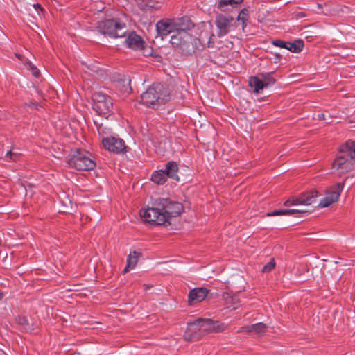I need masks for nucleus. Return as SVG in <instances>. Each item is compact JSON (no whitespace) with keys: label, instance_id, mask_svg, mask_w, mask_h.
<instances>
[{"label":"nucleus","instance_id":"nucleus-1","mask_svg":"<svg viewBox=\"0 0 355 355\" xmlns=\"http://www.w3.org/2000/svg\"><path fill=\"white\" fill-rule=\"evenodd\" d=\"M184 210L182 203L168 198H159L153 202L151 207L142 209L139 214L144 222L153 225H170V218L181 214Z\"/></svg>","mask_w":355,"mask_h":355},{"label":"nucleus","instance_id":"nucleus-2","mask_svg":"<svg viewBox=\"0 0 355 355\" xmlns=\"http://www.w3.org/2000/svg\"><path fill=\"white\" fill-rule=\"evenodd\" d=\"M171 92L166 85L156 83L152 84L141 95V102L153 108L164 105L170 100Z\"/></svg>","mask_w":355,"mask_h":355},{"label":"nucleus","instance_id":"nucleus-3","mask_svg":"<svg viewBox=\"0 0 355 355\" xmlns=\"http://www.w3.org/2000/svg\"><path fill=\"white\" fill-rule=\"evenodd\" d=\"M67 164L70 168L78 171H90L96 167V162L91 154L85 150L76 148L72 156L68 159Z\"/></svg>","mask_w":355,"mask_h":355},{"label":"nucleus","instance_id":"nucleus-4","mask_svg":"<svg viewBox=\"0 0 355 355\" xmlns=\"http://www.w3.org/2000/svg\"><path fill=\"white\" fill-rule=\"evenodd\" d=\"M98 31L110 37H122L125 34V25L117 19H106L98 23Z\"/></svg>","mask_w":355,"mask_h":355},{"label":"nucleus","instance_id":"nucleus-5","mask_svg":"<svg viewBox=\"0 0 355 355\" xmlns=\"http://www.w3.org/2000/svg\"><path fill=\"white\" fill-rule=\"evenodd\" d=\"M92 107L99 115L109 114L112 110L113 103L110 96L98 92L92 95Z\"/></svg>","mask_w":355,"mask_h":355},{"label":"nucleus","instance_id":"nucleus-6","mask_svg":"<svg viewBox=\"0 0 355 355\" xmlns=\"http://www.w3.org/2000/svg\"><path fill=\"white\" fill-rule=\"evenodd\" d=\"M318 196V191L315 189L300 193L298 196L288 199L284 203L285 206L291 205H310L316 202V198Z\"/></svg>","mask_w":355,"mask_h":355},{"label":"nucleus","instance_id":"nucleus-7","mask_svg":"<svg viewBox=\"0 0 355 355\" xmlns=\"http://www.w3.org/2000/svg\"><path fill=\"white\" fill-rule=\"evenodd\" d=\"M202 327L201 318H198L192 322H188L184 334V339L189 342L199 340L205 336Z\"/></svg>","mask_w":355,"mask_h":355},{"label":"nucleus","instance_id":"nucleus-8","mask_svg":"<svg viewBox=\"0 0 355 355\" xmlns=\"http://www.w3.org/2000/svg\"><path fill=\"white\" fill-rule=\"evenodd\" d=\"M333 168L340 174H345L355 169V160L352 157H347L344 153L340 155L333 162Z\"/></svg>","mask_w":355,"mask_h":355},{"label":"nucleus","instance_id":"nucleus-9","mask_svg":"<svg viewBox=\"0 0 355 355\" xmlns=\"http://www.w3.org/2000/svg\"><path fill=\"white\" fill-rule=\"evenodd\" d=\"M102 144L105 149L115 154L126 153L127 146L121 138L107 137L102 139Z\"/></svg>","mask_w":355,"mask_h":355},{"label":"nucleus","instance_id":"nucleus-10","mask_svg":"<svg viewBox=\"0 0 355 355\" xmlns=\"http://www.w3.org/2000/svg\"><path fill=\"white\" fill-rule=\"evenodd\" d=\"M233 17L225 16L223 14H218L216 17L215 24L218 30L217 34L219 37L226 35L230 31Z\"/></svg>","mask_w":355,"mask_h":355},{"label":"nucleus","instance_id":"nucleus-11","mask_svg":"<svg viewBox=\"0 0 355 355\" xmlns=\"http://www.w3.org/2000/svg\"><path fill=\"white\" fill-rule=\"evenodd\" d=\"M202 331L205 335L212 333L223 332L227 329V325L218 320L209 318H201Z\"/></svg>","mask_w":355,"mask_h":355},{"label":"nucleus","instance_id":"nucleus-12","mask_svg":"<svg viewBox=\"0 0 355 355\" xmlns=\"http://www.w3.org/2000/svg\"><path fill=\"white\" fill-rule=\"evenodd\" d=\"M343 183H338L333 187L326 194V196L320 202L318 207H327L339 198L343 188Z\"/></svg>","mask_w":355,"mask_h":355},{"label":"nucleus","instance_id":"nucleus-13","mask_svg":"<svg viewBox=\"0 0 355 355\" xmlns=\"http://www.w3.org/2000/svg\"><path fill=\"white\" fill-rule=\"evenodd\" d=\"M157 34L163 38L173 32H175L174 21L170 19H162L157 22Z\"/></svg>","mask_w":355,"mask_h":355},{"label":"nucleus","instance_id":"nucleus-14","mask_svg":"<svg viewBox=\"0 0 355 355\" xmlns=\"http://www.w3.org/2000/svg\"><path fill=\"white\" fill-rule=\"evenodd\" d=\"M192 39L191 35L188 32L179 31L171 37V44L175 47L183 48L191 42Z\"/></svg>","mask_w":355,"mask_h":355},{"label":"nucleus","instance_id":"nucleus-15","mask_svg":"<svg viewBox=\"0 0 355 355\" xmlns=\"http://www.w3.org/2000/svg\"><path fill=\"white\" fill-rule=\"evenodd\" d=\"M209 291L205 288H196L192 289L189 293V304L193 305L194 304L203 301L207 297Z\"/></svg>","mask_w":355,"mask_h":355},{"label":"nucleus","instance_id":"nucleus-16","mask_svg":"<svg viewBox=\"0 0 355 355\" xmlns=\"http://www.w3.org/2000/svg\"><path fill=\"white\" fill-rule=\"evenodd\" d=\"M128 47L134 50H141L144 48L145 42L135 32H131L125 41Z\"/></svg>","mask_w":355,"mask_h":355},{"label":"nucleus","instance_id":"nucleus-17","mask_svg":"<svg viewBox=\"0 0 355 355\" xmlns=\"http://www.w3.org/2000/svg\"><path fill=\"white\" fill-rule=\"evenodd\" d=\"M175 32H188L194 27V24L187 16H184L174 21Z\"/></svg>","mask_w":355,"mask_h":355},{"label":"nucleus","instance_id":"nucleus-18","mask_svg":"<svg viewBox=\"0 0 355 355\" xmlns=\"http://www.w3.org/2000/svg\"><path fill=\"white\" fill-rule=\"evenodd\" d=\"M223 300L226 309L235 310L241 306V301L238 296L230 293L225 292L223 294Z\"/></svg>","mask_w":355,"mask_h":355},{"label":"nucleus","instance_id":"nucleus-19","mask_svg":"<svg viewBox=\"0 0 355 355\" xmlns=\"http://www.w3.org/2000/svg\"><path fill=\"white\" fill-rule=\"evenodd\" d=\"M267 329V326L265 323L258 322L252 325H248L245 327H243L239 332H254L257 334H261L266 332Z\"/></svg>","mask_w":355,"mask_h":355},{"label":"nucleus","instance_id":"nucleus-20","mask_svg":"<svg viewBox=\"0 0 355 355\" xmlns=\"http://www.w3.org/2000/svg\"><path fill=\"white\" fill-rule=\"evenodd\" d=\"M164 171L167 177L176 181L179 180V176L178 175V166L175 162L171 161L168 162L166 165V169Z\"/></svg>","mask_w":355,"mask_h":355},{"label":"nucleus","instance_id":"nucleus-21","mask_svg":"<svg viewBox=\"0 0 355 355\" xmlns=\"http://www.w3.org/2000/svg\"><path fill=\"white\" fill-rule=\"evenodd\" d=\"M340 153H344L346 156L355 160V141H347L341 146Z\"/></svg>","mask_w":355,"mask_h":355},{"label":"nucleus","instance_id":"nucleus-22","mask_svg":"<svg viewBox=\"0 0 355 355\" xmlns=\"http://www.w3.org/2000/svg\"><path fill=\"white\" fill-rule=\"evenodd\" d=\"M248 82L249 86L253 89V92L255 94H259L264 87L263 82L257 76L250 77Z\"/></svg>","mask_w":355,"mask_h":355},{"label":"nucleus","instance_id":"nucleus-23","mask_svg":"<svg viewBox=\"0 0 355 355\" xmlns=\"http://www.w3.org/2000/svg\"><path fill=\"white\" fill-rule=\"evenodd\" d=\"M141 255L140 253L133 251L130 252L127 259V264L123 270V272H128L130 269H132L137 263L138 259Z\"/></svg>","mask_w":355,"mask_h":355},{"label":"nucleus","instance_id":"nucleus-24","mask_svg":"<svg viewBox=\"0 0 355 355\" xmlns=\"http://www.w3.org/2000/svg\"><path fill=\"white\" fill-rule=\"evenodd\" d=\"M166 177L164 171H157L153 173L151 180L157 184H163L166 181Z\"/></svg>","mask_w":355,"mask_h":355},{"label":"nucleus","instance_id":"nucleus-25","mask_svg":"<svg viewBox=\"0 0 355 355\" xmlns=\"http://www.w3.org/2000/svg\"><path fill=\"white\" fill-rule=\"evenodd\" d=\"M243 0H219L217 8L220 9L221 11L225 12V7L227 6H231L232 7H235L236 6L241 3Z\"/></svg>","mask_w":355,"mask_h":355},{"label":"nucleus","instance_id":"nucleus-26","mask_svg":"<svg viewBox=\"0 0 355 355\" xmlns=\"http://www.w3.org/2000/svg\"><path fill=\"white\" fill-rule=\"evenodd\" d=\"M130 82V79L124 78L118 82L117 87L123 94H130L132 92Z\"/></svg>","mask_w":355,"mask_h":355},{"label":"nucleus","instance_id":"nucleus-27","mask_svg":"<svg viewBox=\"0 0 355 355\" xmlns=\"http://www.w3.org/2000/svg\"><path fill=\"white\" fill-rule=\"evenodd\" d=\"M303 47V41L296 40L294 42H288L286 49L293 53H300L302 51Z\"/></svg>","mask_w":355,"mask_h":355},{"label":"nucleus","instance_id":"nucleus-28","mask_svg":"<svg viewBox=\"0 0 355 355\" xmlns=\"http://www.w3.org/2000/svg\"><path fill=\"white\" fill-rule=\"evenodd\" d=\"M135 2L142 10H148L155 6L153 0H135Z\"/></svg>","mask_w":355,"mask_h":355},{"label":"nucleus","instance_id":"nucleus-29","mask_svg":"<svg viewBox=\"0 0 355 355\" xmlns=\"http://www.w3.org/2000/svg\"><path fill=\"white\" fill-rule=\"evenodd\" d=\"M259 76L263 82L264 87L271 86L275 83V79L272 76L271 73H261Z\"/></svg>","mask_w":355,"mask_h":355},{"label":"nucleus","instance_id":"nucleus-30","mask_svg":"<svg viewBox=\"0 0 355 355\" xmlns=\"http://www.w3.org/2000/svg\"><path fill=\"white\" fill-rule=\"evenodd\" d=\"M17 323L20 324L25 331H31L33 330L31 328L28 318L25 316H19L17 319Z\"/></svg>","mask_w":355,"mask_h":355},{"label":"nucleus","instance_id":"nucleus-31","mask_svg":"<svg viewBox=\"0 0 355 355\" xmlns=\"http://www.w3.org/2000/svg\"><path fill=\"white\" fill-rule=\"evenodd\" d=\"M312 210L306 209H285L286 215H296L299 214H310Z\"/></svg>","mask_w":355,"mask_h":355},{"label":"nucleus","instance_id":"nucleus-32","mask_svg":"<svg viewBox=\"0 0 355 355\" xmlns=\"http://www.w3.org/2000/svg\"><path fill=\"white\" fill-rule=\"evenodd\" d=\"M95 124L96 125L99 135H108L111 132V128L105 125L103 123L98 124L96 122H95Z\"/></svg>","mask_w":355,"mask_h":355},{"label":"nucleus","instance_id":"nucleus-33","mask_svg":"<svg viewBox=\"0 0 355 355\" xmlns=\"http://www.w3.org/2000/svg\"><path fill=\"white\" fill-rule=\"evenodd\" d=\"M248 16H249L248 10L246 8H243L240 11V12L237 17V20L241 21H248Z\"/></svg>","mask_w":355,"mask_h":355},{"label":"nucleus","instance_id":"nucleus-34","mask_svg":"<svg viewBox=\"0 0 355 355\" xmlns=\"http://www.w3.org/2000/svg\"><path fill=\"white\" fill-rule=\"evenodd\" d=\"M275 262L274 259H272L266 265L263 267L262 272H270L272 270L275 268Z\"/></svg>","mask_w":355,"mask_h":355},{"label":"nucleus","instance_id":"nucleus-35","mask_svg":"<svg viewBox=\"0 0 355 355\" xmlns=\"http://www.w3.org/2000/svg\"><path fill=\"white\" fill-rule=\"evenodd\" d=\"M272 44L275 46L284 48V49H286L288 42L280 40H275L272 41Z\"/></svg>","mask_w":355,"mask_h":355},{"label":"nucleus","instance_id":"nucleus-36","mask_svg":"<svg viewBox=\"0 0 355 355\" xmlns=\"http://www.w3.org/2000/svg\"><path fill=\"white\" fill-rule=\"evenodd\" d=\"M281 215H286L285 209L274 210L272 212L267 214L268 216H281Z\"/></svg>","mask_w":355,"mask_h":355},{"label":"nucleus","instance_id":"nucleus-37","mask_svg":"<svg viewBox=\"0 0 355 355\" xmlns=\"http://www.w3.org/2000/svg\"><path fill=\"white\" fill-rule=\"evenodd\" d=\"M6 157H10L13 161H17V155L16 153H14L12 150L8 151L6 155Z\"/></svg>","mask_w":355,"mask_h":355},{"label":"nucleus","instance_id":"nucleus-38","mask_svg":"<svg viewBox=\"0 0 355 355\" xmlns=\"http://www.w3.org/2000/svg\"><path fill=\"white\" fill-rule=\"evenodd\" d=\"M214 37V35L211 34L208 41L207 45L209 48H213L214 45V42L213 41V38Z\"/></svg>","mask_w":355,"mask_h":355},{"label":"nucleus","instance_id":"nucleus-39","mask_svg":"<svg viewBox=\"0 0 355 355\" xmlns=\"http://www.w3.org/2000/svg\"><path fill=\"white\" fill-rule=\"evenodd\" d=\"M32 73L35 77H39L40 71L35 67H31Z\"/></svg>","mask_w":355,"mask_h":355},{"label":"nucleus","instance_id":"nucleus-40","mask_svg":"<svg viewBox=\"0 0 355 355\" xmlns=\"http://www.w3.org/2000/svg\"><path fill=\"white\" fill-rule=\"evenodd\" d=\"M27 105L31 107H35V108L37 109V105L35 103L30 102V103L27 104Z\"/></svg>","mask_w":355,"mask_h":355},{"label":"nucleus","instance_id":"nucleus-41","mask_svg":"<svg viewBox=\"0 0 355 355\" xmlns=\"http://www.w3.org/2000/svg\"><path fill=\"white\" fill-rule=\"evenodd\" d=\"M247 21H242V28H243V29H244L247 26Z\"/></svg>","mask_w":355,"mask_h":355},{"label":"nucleus","instance_id":"nucleus-42","mask_svg":"<svg viewBox=\"0 0 355 355\" xmlns=\"http://www.w3.org/2000/svg\"><path fill=\"white\" fill-rule=\"evenodd\" d=\"M34 6H35V8H40V10H42V7L41 6V5H40V4L37 3V4L34 5Z\"/></svg>","mask_w":355,"mask_h":355},{"label":"nucleus","instance_id":"nucleus-43","mask_svg":"<svg viewBox=\"0 0 355 355\" xmlns=\"http://www.w3.org/2000/svg\"><path fill=\"white\" fill-rule=\"evenodd\" d=\"M299 16H300V17H304V16H305V15H304V13H300V14H299Z\"/></svg>","mask_w":355,"mask_h":355},{"label":"nucleus","instance_id":"nucleus-44","mask_svg":"<svg viewBox=\"0 0 355 355\" xmlns=\"http://www.w3.org/2000/svg\"><path fill=\"white\" fill-rule=\"evenodd\" d=\"M323 118H324V114L319 115V119H323Z\"/></svg>","mask_w":355,"mask_h":355},{"label":"nucleus","instance_id":"nucleus-45","mask_svg":"<svg viewBox=\"0 0 355 355\" xmlns=\"http://www.w3.org/2000/svg\"><path fill=\"white\" fill-rule=\"evenodd\" d=\"M3 298V293L1 292H0V300H1Z\"/></svg>","mask_w":355,"mask_h":355},{"label":"nucleus","instance_id":"nucleus-46","mask_svg":"<svg viewBox=\"0 0 355 355\" xmlns=\"http://www.w3.org/2000/svg\"><path fill=\"white\" fill-rule=\"evenodd\" d=\"M318 8H320H320H322V6H321V4L318 3Z\"/></svg>","mask_w":355,"mask_h":355},{"label":"nucleus","instance_id":"nucleus-47","mask_svg":"<svg viewBox=\"0 0 355 355\" xmlns=\"http://www.w3.org/2000/svg\"><path fill=\"white\" fill-rule=\"evenodd\" d=\"M275 56H276L277 58H280V57H281V56H280V55H279V54H277V53H276V54H275Z\"/></svg>","mask_w":355,"mask_h":355},{"label":"nucleus","instance_id":"nucleus-48","mask_svg":"<svg viewBox=\"0 0 355 355\" xmlns=\"http://www.w3.org/2000/svg\"><path fill=\"white\" fill-rule=\"evenodd\" d=\"M150 288V287L149 286H146V288L147 289V288Z\"/></svg>","mask_w":355,"mask_h":355}]
</instances>
